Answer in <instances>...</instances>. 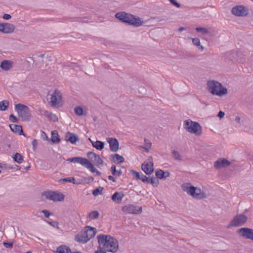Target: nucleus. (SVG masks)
I'll list each match as a JSON object with an SVG mask.
<instances>
[{"label":"nucleus","mask_w":253,"mask_h":253,"mask_svg":"<svg viewBox=\"0 0 253 253\" xmlns=\"http://www.w3.org/2000/svg\"><path fill=\"white\" fill-rule=\"evenodd\" d=\"M99 245L106 252L115 253L119 248L118 241L110 235L101 234L97 236Z\"/></svg>","instance_id":"1"},{"label":"nucleus","mask_w":253,"mask_h":253,"mask_svg":"<svg viewBox=\"0 0 253 253\" xmlns=\"http://www.w3.org/2000/svg\"><path fill=\"white\" fill-rule=\"evenodd\" d=\"M115 17L123 22L135 27H139L143 24V21L140 18H135L133 15L125 12L116 13Z\"/></svg>","instance_id":"2"},{"label":"nucleus","mask_w":253,"mask_h":253,"mask_svg":"<svg viewBox=\"0 0 253 253\" xmlns=\"http://www.w3.org/2000/svg\"><path fill=\"white\" fill-rule=\"evenodd\" d=\"M209 91L212 94L222 96L228 93L227 89L217 81H209L207 83Z\"/></svg>","instance_id":"3"},{"label":"nucleus","mask_w":253,"mask_h":253,"mask_svg":"<svg viewBox=\"0 0 253 253\" xmlns=\"http://www.w3.org/2000/svg\"><path fill=\"white\" fill-rule=\"evenodd\" d=\"M183 128L188 132L199 136L202 134V127L200 124L190 119L185 120L183 122Z\"/></svg>","instance_id":"4"},{"label":"nucleus","mask_w":253,"mask_h":253,"mask_svg":"<svg viewBox=\"0 0 253 253\" xmlns=\"http://www.w3.org/2000/svg\"><path fill=\"white\" fill-rule=\"evenodd\" d=\"M14 109L22 121L30 120L31 115L30 109L27 106L21 103L17 104L15 105Z\"/></svg>","instance_id":"5"},{"label":"nucleus","mask_w":253,"mask_h":253,"mask_svg":"<svg viewBox=\"0 0 253 253\" xmlns=\"http://www.w3.org/2000/svg\"><path fill=\"white\" fill-rule=\"evenodd\" d=\"M248 217L244 214H238L235 215L230 223L228 225L227 227H238L243 225L247 221Z\"/></svg>","instance_id":"6"},{"label":"nucleus","mask_w":253,"mask_h":253,"mask_svg":"<svg viewBox=\"0 0 253 253\" xmlns=\"http://www.w3.org/2000/svg\"><path fill=\"white\" fill-rule=\"evenodd\" d=\"M45 198L53 202H61L64 200V196L61 192L58 191H46L42 194Z\"/></svg>","instance_id":"7"},{"label":"nucleus","mask_w":253,"mask_h":253,"mask_svg":"<svg viewBox=\"0 0 253 253\" xmlns=\"http://www.w3.org/2000/svg\"><path fill=\"white\" fill-rule=\"evenodd\" d=\"M49 104L51 107H58L60 105L62 101V95L60 91L57 89H55L50 95Z\"/></svg>","instance_id":"8"},{"label":"nucleus","mask_w":253,"mask_h":253,"mask_svg":"<svg viewBox=\"0 0 253 253\" xmlns=\"http://www.w3.org/2000/svg\"><path fill=\"white\" fill-rule=\"evenodd\" d=\"M122 211L126 213L138 214L142 212V207L134 205L127 204L122 207Z\"/></svg>","instance_id":"9"},{"label":"nucleus","mask_w":253,"mask_h":253,"mask_svg":"<svg viewBox=\"0 0 253 253\" xmlns=\"http://www.w3.org/2000/svg\"><path fill=\"white\" fill-rule=\"evenodd\" d=\"M141 169L148 175L151 174L154 171V164L152 157L148 158L142 164Z\"/></svg>","instance_id":"10"},{"label":"nucleus","mask_w":253,"mask_h":253,"mask_svg":"<svg viewBox=\"0 0 253 253\" xmlns=\"http://www.w3.org/2000/svg\"><path fill=\"white\" fill-rule=\"evenodd\" d=\"M232 13L237 16H245L248 14V9L244 6L238 5L232 8Z\"/></svg>","instance_id":"11"},{"label":"nucleus","mask_w":253,"mask_h":253,"mask_svg":"<svg viewBox=\"0 0 253 253\" xmlns=\"http://www.w3.org/2000/svg\"><path fill=\"white\" fill-rule=\"evenodd\" d=\"M87 156L97 167L102 166L103 162L99 155L92 152H88L87 153Z\"/></svg>","instance_id":"12"},{"label":"nucleus","mask_w":253,"mask_h":253,"mask_svg":"<svg viewBox=\"0 0 253 253\" xmlns=\"http://www.w3.org/2000/svg\"><path fill=\"white\" fill-rule=\"evenodd\" d=\"M238 232L241 236L253 241V229L243 227L239 229L238 230Z\"/></svg>","instance_id":"13"},{"label":"nucleus","mask_w":253,"mask_h":253,"mask_svg":"<svg viewBox=\"0 0 253 253\" xmlns=\"http://www.w3.org/2000/svg\"><path fill=\"white\" fill-rule=\"evenodd\" d=\"M15 30V26L10 23H0V32L4 34L12 33Z\"/></svg>","instance_id":"14"},{"label":"nucleus","mask_w":253,"mask_h":253,"mask_svg":"<svg viewBox=\"0 0 253 253\" xmlns=\"http://www.w3.org/2000/svg\"><path fill=\"white\" fill-rule=\"evenodd\" d=\"M231 164V162L225 158H220L216 161L214 163V167L217 169H220L222 168H226Z\"/></svg>","instance_id":"15"},{"label":"nucleus","mask_w":253,"mask_h":253,"mask_svg":"<svg viewBox=\"0 0 253 253\" xmlns=\"http://www.w3.org/2000/svg\"><path fill=\"white\" fill-rule=\"evenodd\" d=\"M68 161L74 163L80 164L86 168L90 162V161L86 158L78 157L69 158L68 159Z\"/></svg>","instance_id":"16"},{"label":"nucleus","mask_w":253,"mask_h":253,"mask_svg":"<svg viewBox=\"0 0 253 253\" xmlns=\"http://www.w3.org/2000/svg\"><path fill=\"white\" fill-rule=\"evenodd\" d=\"M107 141L109 144L110 149L111 151L116 152L119 150V143L117 139L108 137Z\"/></svg>","instance_id":"17"},{"label":"nucleus","mask_w":253,"mask_h":253,"mask_svg":"<svg viewBox=\"0 0 253 253\" xmlns=\"http://www.w3.org/2000/svg\"><path fill=\"white\" fill-rule=\"evenodd\" d=\"M193 198L197 199H201L204 197V193L200 188L197 187H194L192 190V192L189 195Z\"/></svg>","instance_id":"18"},{"label":"nucleus","mask_w":253,"mask_h":253,"mask_svg":"<svg viewBox=\"0 0 253 253\" xmlns=\"http://www.w3.org/2000/svg\"><path fill=\"white\" fill-rule=\"evenodd\" d=\"M217 34L216 30L211 28H207V41L210 42H213L216 38Z\"/></svg>","instance_id":"19"},{"label":"nucleus","mask_w":253,"mask_h":253,"mask_svg":"<svg viewBox=\"0 0 253 253\" xmlns=\"http://www.w3.org/2000/svg\"><path fill=\"white\" fill-rule=\"evenodd\" d=\"M75 240L76 241L83 244L86 243L89 240L84 230H82L79 234L76 235Z\"/></svg>","instance_id":"20"},{"label":"nucleus","mask_w":253,"mask_h":253,"mask_svg":"<svg viewBox=\"0 0 253 253\" xmlns=\"http://www.w3.org/2000/svg\"><path fill=\"white\" fill-rule=\"evenodd\" d=\"M65 139L67 141L70 142L72 144H75L77 141H79L78 136L70 132H68L65 135Z\"/></svg>","instance_id":"21"},{"label":"nucleus","mask_w":253,"mask_h":253,"mask_svg":"<svg viewBox=\"0 0 253 253\" xmlns=\"http://www.w3.org/2000/svg\"><path fill=\"white\" fill-rule=\"evenodd\" d=\"M85 228L86 230H84V231L85 233L86 236L90 240L95 235L96 233V229L95 228L88 226H86Z\"/></svg>","instance_id":"22"},{"label":"nucleus","mask_w":253,"mask_h":253,"mask_svg":"<svg viewBox=\"0 0 253 253\" xmlns=\"http://www.w3.org/2000/svg\"><path fill=\"white\" fill-rule=\"evenodd\" d=\"M12 62L9 60H3L1 62L0 67L4 71H8L12 68Z\"/></svg>","instance_id":"23"},{"label":"nucleus","mask_w":253,"mask_h":253,"mask_svg":"<svg viewBox=\"0 0 253 253\" xmlns=\"http://www.w3.org/2000/svg\"><path fill=\"white\" fill-rule=\"evenodd\" d=\"M124 194L122 193L115 192L112 196V200L117 204H120L122 201Z\"/></svg>","instance_id":"24"},{"label":"nucleus","mask_w":253,"mask_h":253,"mask_svg":"<svg viewBox=\"0 0 253 253\" xmlns=\"http://www.w3.org/2000/svg\"><path fill=\"white\" fill-rule=\"evenodd\" d=\"M89 140L91 143L92 146L97 150H101L104 147V143L103 142L99 140L94 141L92 140L90 138H89Z\"/></svg>","instance_id":"25"},{"label":"nucleus","mask_w":253,"mask_h":253,"mask_svg":"<svg viewBox=\"0 0 253 253\" xmlns=\"http://www.w3.org/2000/svg\"><path fill=\"white\" fill-rule=\"evenodd\" d=\"M9 127L13 132L17 133L19 135H24L22 126L17 125H10Z\"/></svg>","instance_id":"26"},{"label":"nucleus","mask_w":253,"mask_h":253,"mask_svg":"<svg viewBox=\"0 0 253 253\" xmlns=\"http://www.w3.org/2000/svg\"><path fill=\"white\" fill-rule=\"evenodd\" d=\"M194 186L192 185L190 183H184L181 185V189L184 191L186 192L189 195L192 192V190L194 188Z\"/></svg>","instance_id":"27"},{"label":"nucleus","mask_w":253,"mask_h":253,"mask_svg":"<svg viewBox=\"0 0 253 253\" xmlns=\"http://www.w3.org/2000/svg\"><path fill=\"white\" fill-rule=\"evenodd\" d=\"M57 253H73L71 249L66 245H61L56 250Z\"/></svg>","instance_id":"28"},{"label":"nucleus","mask_w":253,"mask_h":253,"mask_svg":"<svg viewBox=\"0 0 253 253\" xmlns=\"http://www.w3.org/2000/svg\"><path fill=\"white\" fill-rule=\"evenodd\" d=\"M170 173L168 171L164 172L162 170H159L156 172V177L160 179L168 177L169 176Z\"/></svg>","instance_id":"29"},{"label":"nucleus","mask_w":253,"mask_h":253,"mask_svg":"<svg viewBox=\"0 0 253 253\" xmlns=\"http://www.w3.org/2000/svg\"><path fill=\"white\" fill-rule=\"evenodd\" d=\"M59 182H71L75 184H80L81 182L77 181L75 178L73 177H69L64 178L60 179L58 180Z\"/></svg>","instance_id":"30"},{"label":"nucleus","mask_w":253,"mask_h":253,"mask_svg":"<svg viewBox=\"0 0 253 253\" xmlns=\"http://www.w3.org/2000/svg\"><path fill=\"white\" fill-rule=\"evenodd\" d=\"M86 169H88L92 172H95L96 175L98 176L101 175V172L94 167L93 164L91 162H89Z\"/></svg>","instance_id":"31"},{"label":"nucleus","mask_w":253,"mask_h":253,"mask_svg":"<svg viewBox=\"0 0 253 253\" xmlns=\"http://www.w3.org/2000/svg\"><path fill=\"white\" fill-rule=\"evenodd\" d=\"M112 157L114 159V162L116 163H122L125 161L124 157L118 154H114L112 155Z\"/></svg>","instance_id":"32"},{"label":"nucleus","mask_w":253,"mask_h":253,"mask_svg":"<svg viewBox=\"0 0 253 253\" xmlns=\"http://www.w3.org/2000/svg\"><path fill=\"white\" fill-rule=\"evenodd\" d=\"M51 140L53 143H58L60 142V140L59 135L56 131L52 132Z\"/></svg>","instance_id":"33"},{"label":"nucleus","mask_w":253,"mask_h":253,"mask_svg":"<svg viewBox=\"0 0 253 253\" xmlns=\"http://www.w3.org/2000/svg\"><path fill=\"white\" fill-rule=\"evenodd\" d=\"M9 102L7 100H2L0 102V111H5L9 106Z\"/></svg>","instance_id":"34"},{"label":"nucleus","mask_w":253,"mask_h":253,"mask_svg":"<svg viewBox=\"0 0 253 253\" xmlns=\"http://www.w3.org/2000/svg\"><path fill=\"white\" fill-rule=\"evenodd\" d=\"M99 216V213L97 211H91L88 215V218L90 219H97Z\"/></svg>","instance_id":"35"},{"label":"nucleus","mask_w":253,"mask_h":253,"mask_svg":"<svg viewBox=\"0 0 253 253\" xmlns=\"http://www.w3.org/2000/svg\"><path fill=\"white\" fill-rule=\"evenodd\" d=\"M172 156L173 158L176 161L180 162L182 161V157L180 154V153L175 150H173L172 151Z\"/></svg>","instance_id":"36"},{"label":"nucleus","mask_w":253,"mask_h":253,"mask_svg":"<svg viewBox=\"0 0 253 253\" xmlns=\"http://www.w3.org/2000/svg\"><path fill=\"white\" fill-rule=\"evenodd\" d=\"M75 112L78 116H83L85 115L86 114V112L84 111L83 108L78 106L75 108Z\"/></svg>","instance_id":"37"},{"label":"nucleus","mask_w":253,"mask_h":253,"mask_svg":"<svg viewBox=\"0 0 253 253\" xmlns=\"http://www.w3.org/2000/svg\"><path fill=\"white\" fill-rule=\"evenodd\" d=\"M112 173L114 176H119L122 174L121 170H117L116 166L112 165L111 168Z\"/></svg>","instance_id":"38"},{"label":"nucleus","mask_w":253,"mask_h":253,"mask_svg":"<svg viewBox=\"0 0 253 253\" xmlns=\"http://www.w3.org/2000/svg\"><path fill=\"white\" fill-rule=\"evenodd\" d=\"M13 159L16 162L19 164H21L23 162V157L22 155L18 153H16L14 155V156L13 157Z\"/></svg>","instance_id":"39"},{"label":"nucleus","mask_w":253,"mask_h":253,"mask_svg":"<svg viewBox=\"0 0 253 253\" xmlns=\"http://www.w3.org/2000/svg\"><path fill=\"white\" fill-rule=\"evenodd\" d=\"M47 118L54 122H57L58 121V118L56 115L52 114L50 112H49Z\"/></svg>","instance_id":"40"},{"label":"nucleus","mask_w":253,"mask_h":253,"mask_svg":"<svg viewBox=\"0 0 253 253\" xmlns=\"http://www.w3.org/2000/svg\"><path fill=\"white\" fill-rule=\"evenodd\" d=\"M148 183L152 184L154 186H157L159 184V181L155 177L149 178Z\"/></svg>","instance_id":"41"},{"label":"nucleus","mask_w":253,"mask_h":253,"mask_svg":"<svg viewBox=\"0 0 253 253\" xmlns=\"http://www.w3.org/2000/svg\"><path fill=\"white\" fill-rule=\"evenodd\" d=\"M102 190H103L102 188H96L93 191L92 194L94 196H97L98 195H100L102 193Z\"/></svg>","instance_id":"42"},{"label":"nucleus","mask_w":253,"mask_h":253,"mask_svg":"<svg viewBox=\"0 0 253 253\" xmlns=\"http://www.w3.org/2000/svg\"><path fill=\"white\" fill-rule=\"evenodd\" d=\"M40 115L42 116H44L45 117H47L48 115L49 114V112L45 110H39Z\"/></svg>","instance_id":"43"},{"label":"nucleus","mask_w":253,"mask_h":253,"mask_svg":"<svg viewBox=\"0 0 253 253\" xmlns=\"http://www.w3.org/2000/svg\"><path fill=\"white\" fill-rule=\"evenodd\" d=\"M139 179L141 180L143 182L148 183L149 178L145 175L141 174Z\"/></svg>","instance_id":"44"},{"label":"nucleus","mask_w":253,"mask_h":253,"mask_svg":"<svg viewBox=\"0 0 253 253\" xmlns=\"http://www.w3.org/2000/svg\"><path fill=\"white\" fill-rule=\"evenodd\" d=\"M192 40L193 43L196 46L200 45V41L199 39L195 38H191Z\"/></svg>","instance_id":"45"},{"label":"nucleus","mask_w":253,"mask_h":253,"mask_svg":"<svg viewBox=\"0 0 253 253\" xmlns=\"http://www.w3.org/2000/svg\"><path fill=\"white\" fill-rule=\"evenodd\" d=\"M9 120L12 123H16L18 121L17 118L13 114L9 116Z\"/></svg>","instance_id":"46"},{"label":"nucleus","mask_w":253,"mask_h":253,"mask_svg":"<svg viewBox=\"0 0 253 253\" xmlns=\"http://www.w3.org/2000/svg\"><path fill=\"white\" fill-rule=\"evenodd\" d=\"M197 32L201 33L203 34H206V29L204 28L197 27L196 28Z\"/></svg>","instance_id":"47"},{"label":"nucleus","mask_w":253,"mask_h":253,"mask_svg":"<svg viewBox=\"0 0 253 253\" xmlns=\"http://www.w3.org/2000/svg\"><path fill=\"white\" fill-rule=\"evenodd\" d=\"M132 174L133 176L135 177H136L137 179H139L141 174H140L138 172H137L134 170L132 171Z\"/></svg>","instance_id":"48"},{"label":"nucleus","mask_w":253,"mask_h":253,"mask_svg":"<svg viewBox=\"0 0 253 253\" xmlns=\"http://www.w3.org/2000/svg\"><path fill=\"white\" fill-rule=\"evenodd\" d=\"M3 245L6 248H11L13 247V244L11 242H4Z\"/></svg>","instance_id":"49"},{"label":"nucleus","mask_w":253,"mask_h":253,"mask_svg":"<svg viewBox=\"0 0 253 253\" xmlns=\"http://www.w3.org/2000/svg\"><path fill=\"white\" fill-rule=\"evenodd\" d=\"M32 146H33V150L35 151L36 150V147H37V146L38 145V142H37V140L36 139H34L32 141Z\"/></svg>","instance_id":"50"},{"label":"nucleus","mask_w":253,"mask_h":253,"mask_svg":"<svg viewBox=\"0 0 253 253\" xmlns=\"http://www.w3.org/2000/svg\"><path fill=\"white\" fill-rule=\"evenodd\" d=\"M170 1V2L172 4H173L174 5H175V6H176L177 7H180V4L177 2L175 0H169Z\"/></svg>","instance_id":"51"},{"label":"nucleus","mask_w":253,"mask_h":253,"mask_svg":"<svg viewBox=\"0 0 253 253\" xmlns=\"http://www.w3.org/2000/svg\"><path fill=\"white\" fill-rule=\"evenodd\" d=\"M224 115H225V113L224 112H223L222 111H219V112H218V113L217 114V117H218L221 119L223 118Z\"/></svg>","instance_id":"52"},{"label":"nucleus","mask_w":253,"mask_h":253,"mask_svg":"<svg viewBox=\"0 0 253 253\" xmlns=\"http://www.w3.org/2000/svg\"><path fill=\"white\" fill-rule=\"evenodd\" d=\"M42 212L43 213L45 217H47V218L49 216V215L50 214V213L49 212V211L46 210H42Z\"/></svg>","instance_id":"53"},{"label":"nucleus","mask_w":253,"mask_h":253,"mask_svg":"<svg viewBox=\"0 0 253 253\" xmlns=\"http://www.w3.org/2000/svg\"><path fill=\"white\" fill-rule=\"evenodd\" d=\"M3 18L4 19H5V20H8L9 19L11 18V16L10 15L8 14H4L3 15Z\"/></svg>","instance_id":"54"},{"label":"nucleus","mask_w":253,"mask_h":253,"mask_svg":"<svg viewBox=\"0 0 253 253\" xmlns=\"http://www.w3.org/2000/svg\"><path fill=\"white\" fill-rule=\"evenodd\" d=\"M144 141H145V144L147 146L150 147L151 146V143H150L148 140L145 139Z\"/></svg>","instance_id":"55"},{"label":"nucleus","mask_w":253,"mask_h":253,"mask_svg":"<svg viewBox=\"0 0 253 253\" xmlns=\"http://www.w3.org/2000/svg\"><path fill=\"white\" fill-rule=\"evenodd\" d=\"M41 136L43 138H45L46 139L47 138L45 133L44 132V131H42V134H41Z\"/></svg>","instance_id":"56"},{"label":"nucleus","mask_w":253,"mask_h":253,"mask_svg":"<svg viewBox=\"0 0 253 253\" xmlns=\"http://www.w3.org/2000/svg\"><path fill=\"white\" fill-rule=\"evenodd\" d=\"M108 179L110 180L113 181L114 182L116 181L115 178L113 176L109 175L108 176Z\"/></svg>","instance_id":"57"},{"label":"nucleus","mask_w":253,"mask_h":253,"mask_svg":"<svg viewBox=\"0 0 253 253\" xmlns=\"http://www.w3.org/2000/svg\"><path fill=\"white\" fill-rule=\"evenodd\" d=\"M197 47L201 51H203L204 50V49H205V47L203 45H201L200 44V45L197 46Z\"/></svg>","instance_id":"58"},{"label":"nucleus","mask_w":253,"mask_h":253,"mask_svg":"<svg viewBox=\"0 0 253 253\" xmlns=\"http://www.w3.org/2000/svg\"><path fill=\"white\" fill-rule=\"evenodd\" d=\"M241 120V119L239 117H236L235 118V121L237 123H240V121Z\"/></svg>","instance_id":"59"},{"label":"nucleus","mask_w":253,"mask_h":253,"mask_svg":"<svg viewBox=\"0 0 253 253\" xmlns=\"http://www.w3.org/2000/svg\"><path fill=\"white\" fill-rule=\"evenodd\" d=\"M48 223L52 226H54V224H57L56 222H48Z\"/></svg>","instance_id":"60"},{"label":"nucleus","mask_w":253,"mask_h":253,"mask_svg":"<svg viewBox=\"0 0 253 253\" xmlns=\"http://www.w3.org/2000/svg\"><path fill=\"white\" fill-rule=\"evenodd\" d=\"M185 30V28L184 27H180L178 29V31L179 32H182Z\"/></svg>","instance_id":"61"},{"label":"nucleus","mask_w":253,"mask_h":253,"mask_svg":"<svg viewBox=\"0 0 253 253\" xmlns=\"http://www.w3.org/2000/svg\"><path fill=\"white\" fill-rule=\"evenodd\" d=\"M0 168L1 169H6V165H5V164L0 165Z\"/></svg>","instance_id":"62"},{"label":"nucleus","mask_w":253,"mask_h":253,"mask_svg":"<svg viewBox=\"0 0 253 253\" xmlns=\"http://www.w3.org/2000/svg\"><path fill=\"white\" fill-rule=\"evenodd\" d=\"M95 253H106L103 251H102V250H98L95 252Z\"/></svg>","instance_id":"63"},{"label":"nucleus","mask_w":253,"mask_h":253,"mask_svg":"<svg viewBox=\"0 0 253 253\" xmlns=\"http://www.w3.org/2000/svg\"><path fill=\"white\" fill-rule=\"evenodd\" d=\"M82 253L79 252H74V253Z\"/></svg>","instance_id":"64"}]
</instances>
